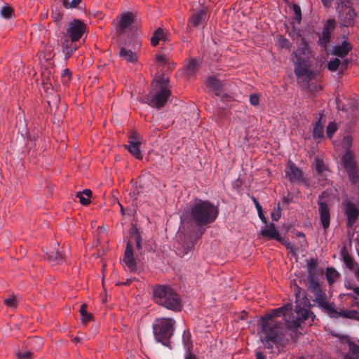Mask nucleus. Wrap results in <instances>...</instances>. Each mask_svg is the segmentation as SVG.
Wrapping results in <instances>:
<instances>
[{"label":"nucleus","mask_w":359,"mask_h":359,"mask_svg":"<svg viewBox=\"0 0 359 359\" xmlns=\"http://www.w3.org/2000/svg\"><path fill=\"white\" fill-rule=\"evenodd\" d=\"M271 219L273 221H278L280 218V217H281V208H280V203H278L277 208L274 209L272 211V212L271 214Z\"/></svg>","instance_id":"nucleus-42"},{"label":"nucleus","mask_w":359,"mask_h":359,"mask_svg":"<svg viewBox=\"0 0 359 359\" xmlns=\"http://www.w3.org/2000/svg\"><path fill=\"white\" fill-rule=\"evenodd\" d=\"M130 233L131 235V237L133 238V239H134L137 250L139 251L140 254L142 255V238L140 232L138 230V229L136 227V226L133 225V226L131 227Z\"/></svg>","instance_id":"nucleus-25"},{"label":"nucleus","mask_w":359,"mask_h":359,"mask_svg":"<svg viewBox=\"0 0 359 359\" xmlns=\"http://www.w3.org/2000/svg\"><path fill=\"white\" fill-rule=\"evenodd\" d=\"M141 137L137 133H133L128 139V144L125 147L136 158L142 159V155L140 151Z\"/></svg>","instance_id":"nucleus-12"},{"label":"nucleus","mask_w":359,"mask_h":359,"mask_svg":"<svg viewBox=\"0 0 359 359\" xmlns=\"http://www.w3.org/2000/svg\"><path fill=\"white\" fill-rule=\"evenodd\" d=\"M168 83V78L163 74L158 76L152 83L151 91L145 96L144 102L157 109H162L171 95Z\"/></svg>","instance_id":"nucleus-4"},{"label":"nucleus","mask_w":359,"mask_h":359,"mask_svg":"<svg viewBox=\"0 0 359 359\" xmlns=\"http://www.w3.org/2000/svg\"><path fill=\"white\" fill-rule=\"evenodd\" d=\"M355 277L357 278L358 280L359 281V267L355 269V270L353 271Z\"/></svg>","instance_id":"nucleus-61"},{"label":"nucleus","mask_w":359,"mask_h":359,"mask_svg":"<svg viewBox=\"0 0 359 359\" xmlns=\"http://www.w3.org/2000/svg\"><path fill=\"white\" fill-rule=\"evenodd\" d=\"M208 20L207 8H203L195 11L189 20V24L196 27L205 23Z\"/></svg>","instance_id":"nucleus-19"},{"label":"nucleus","mask_w":359,"mask_h":359,"mask_svg":"<svg viewBox=\"0 0 359 359\" xmlns=\"http://www.w3.org/2000/svg\"><path fill=\"white\" fill-rule=\"evenodd\" d=\"M4 304L11 308H16L18 306V299L16 297H11L4 300Z\"/></svg>","instance_id":"nucleus-41"},{"label":"nucleus","mask_w":359,"mask_h":359,"mask_svg":"<svg viewBox=\"0 0 359 359\" xmlns=\"http://www.w3.org/2000/svg\"><path fill=\"white\" fill-rule=\"evenodd\" d=\"M182 342L187 353H190L192 348L191 335L189 330H184L182 335Z\"/></svg>","instance_id":"nucleus-31"},{"label":"nucleus","mask_w":359,"mask_h":359,"mask_svg":"<svg viewBox=\"0 0 359 359\" xmlns=\"http://www.w3.org/2000/svg\"><path fill=\"white\" fill-rule=\"evenodd\" d=\"M339 20L344 27L354 25L355 22L356 13L352 8V5L341 8L339 14Z\"/></svg>","instance_id":"nucleus-13"},{"label":"nucleus","mask_w":359,"mask_h":359,"mask_svg":"<svg viewBox=\"0 0 359 359\" xmlns=\"http://www.w3.org/2000/svg\"><path fill=\"white\" fill-rule=\"evenodd\" d=\"M135 20V15L132 12L123 13L118 22L117 32L119 34L125 32L126 29L130 26Z\"/></svg>","instance_id":"nucleus-21"},{"label":"nucleus","mask_w":359,"mask_h":359,"mask_svg":"<svg viewBox=\"0 0 359 359\" xmlns=\"http://www.w3.org/2000/svg\"><path fill=\"white\" fill-rule=\"evenodd\" d=\"M47 259L53 264H59L62 262L64 257L59 250H53L46 252Z\"/></svg>","instance_id":"nucleus-26"},{"label":"nucleus","mask_w":359,"mask_h":359,"mask_svg":"<svg viewBox=\"0 0 359 359\" xmlns=\"http://www.w3.org/2000/svg\"><path fill=\"white\" fill-rule=\"evenodd\" d=\"M0 15L5 19H11L14 16V10L11 6H4L0 9Z\"/></svg>","instance_id":"nucleus-35"},{"label":"nucleus","mask_w":359,"mask_h":359,"mask_svg":"<svg viewBox=\"0 0 359 359\" xmlns=\"http://www.w3.org/2000/svg\"><path fill=\"white\" fill-rule=\"evenodd\" d=\"M337 105L339 109H341L344 111L347 110L346 107L342 104L341 101L339 99H337Z\"/></svg>","instance_id":"nucleus-54"},{"label":"nucleus","mask_w":359,"mask_h":359,"mask_svg":"<svg viewBox=\"0 0 359 359\" xmlns=\"http://www.w3.org/2000/svg\"><path fill=\"white\" fill-rule=\"evenodd\" d=\"M339 277V272L333 267H328L326 270V278L330 285L333 284Z\"/></svg>","instance_id":"nucleus-30"},{"label":"nucleus","mask_w":359,"mask_h":359,"mask_svg":"<svg viewBox=\"0 0 359 359\" xmlns=\"http://www.w3.org/2000/svg\"><path fill=\"white\" fill-rule=\"evenodd\" d=\"M316 168L318 173H320L324 170V164L323 162L318 161L316 165Z\"/></svg>","instance_id":"nucleus-52"},{"label":"nucleus","mask_w":359,"mask_h":359,"mask_svg":"<svg viewBox=\"0 0 359 359\" xmlns=\"http://www.w3.org/2000/svg\"><path fill=\"white\" fill-rule=\"evenodd\" d=\"M285 174L292 183H302L305 181L303 172L293 163L290 162L287 164L285 169Z\"/></svg>","instance_id":"nucleus-16"},{"label":"nucleus","mask_w":359,"mask_h":359,"mask_svg":"<svg viewBox=\"0 0 359 359\" xmlns=\"http://www.w3.org/2000/svg\"><path fill=\"white\" fill-rule=\"evenodd\" d=\"M282 202L287 205L293 202V196H292L290 192H288L287 196H284L282 198Z\"/></svg>","instance_id":"nucleus-49"},{"label":"nucleus","mask_w":359,"mask_h":359,"mask_svg":"<svg viewBox=\"0 0 359 359\" xmlns=\"http://www.w3.org/2000/svg\"><path fill=\"white\" fill-rule=\"evenodd\" d=\"M80 340H81V339H80L79 337H75V338L73 339V341H74V342H76H76L80 341Z\"/></svg>","instance_id":"nucleus-63"},{"label":"nucleus","mask_w":359,"mask_h":359,"mask_svg":"<svg viewBox=\"0 0 359 359\" xmlns=\"http://www.w3.org/2000/svg\"><path fill=\"white\" fill-rule=\"evenodd\" d=\"M341 161L347 172L349 180L352 184H356L359 182L358 168L351 150L345 152L341 158Z\"/></svg>","instance_id":"nucleus-8"},{"label":"nucleus","mask_w":359,"mask_h":359,"mask_svg":"<svg viewBox=\"0 0 359 359\" xmlns=\"http://www.w3.org/2000/svg\"><path fill=\"white\" fill-rule=\"evenodd\" d=\"M351 49V44L348 41L344 40L340 45L334 47L332 53L334 55L344 58L348 55Z\"/></svg>","instance_id":"nucleus-23"},{"label":"nucleus","mask_w":359,"mask_h":359,"mask_svg":"<svg viewBox=\"0 0 359 359\" xmlns=\"http://www.w3.org/2000/svg\"><path fill=\"white\" fill-rule=\"evenodd\" d=\"M261 235L269 239H275L284 245L287 249L292 250V245L287 242L284 238L280 236L278 231L276 228L273 223L266 224L264 229H262Z\"/></svg>","instance_id":"nucleus-10"},{"label":"nucleus","mask_w":359,"mask_h":359,"mask_svg":"<svg viewBox=\"0 0 359 359\" xmlns=\"http://www.w3.org/2000/svg\"><path fill=\"white\" fill-rule=\"evenodd\" d=\"M30 344H36L39 346L38 348H40L43 344L42 339L39 337H34L30 339Z\"/></svg>","instance_id":"nucleus-48"},{"label":"nucleus","mask_w":359,"mask_h":359,"mask_svg":"<svg viewBox=\"0 0 359 359\" xmlns=\"http://www.w3.org/2000/svg\"><path fill=\"white\" fill-rule=\"evenodd\" d=\"M294 294L296 306L294 309L291 304H286L260 318L258 322L261 328L260 340L266 348L272 350L274 344L285 345L282 323L277 322L275 317L283 316L287 325L292 329L301 327L305 320H309V325L314 322L316 315L310 311L311 304L305 290L296 286Z\"/></svg>","instance_id":"nucleus-1"},{"label":"nucleus","mask_w":359,"mask_h":359,"mask_svg":"<svg viewBox=\"0 0 359 359\" xmlns=\"http://www.w3.org/2000/svg\"><path fill=\"white\" fill-rule=\"evenodd\" d=\"M199 62L196 59H191L187 67V73L189 76L195 74L196 71L199 69Z\"/></svg>","instance_id":"nucleus-32"},{"label":"nucleus","mask_w":359,"mask_h":359,"mask_svg":"<svg viewBox=\"0 0 359 359\" xmlns=\"http://www.w3.org/2000/svg\"><path fill=\"white\" fill-rule=\"evenodd\" d=\"M350 63V60L347 58L343 60L341 62V65H340V67L341 69H346L348 64Z\"/></svg>","instance_id":"nucleus-53"},{"label":"nucleus","mask_w":359,"mask_h":359,"mask_svg":"<svg viewBox=\"0 0 359 359\" xmlns=\"http://www.w3.org/2000/svg\"><path fill=\"white\" fill-rule=\"evenodd\" d=\"M330 306L334 311L333 312L329 311L326 309L323 310L332 318H338L339 316H342L350 319H358V313L355 310L341 311L338 312L334 307L333 304H330Z\"/></svg>","instance_id":"nucleus-20"},{"label":"nucleus","mask_w":359,"mask_h":359,"mask_svg":"<svg viewBox=\"0 0 359 359\" xmlns=\"http://www.w3.org/2000/svg\"><path fill=\"white\" fill-rule=\"evenodd\" d=\"M335 29V21L332 19H329L327 20L326 23L324 25L323 32L319 36V44L323 47L326 48L328 43L331 39V34L334 32Z\"/></svg>","instance_id":"nucleus-14"},{"label":"nucleus","mask_w":359,"mask_h":359,"mask_svg":"<svg viewBox=\"0 0 359 359\" xmlns=\"http://www.w3.org/2000/svg\"><path fill=\"white\" fill-rule=\"evenodd\" d=\"M339 2V4L341 6V8L345 7V6H349L350 5H352L351 1L349 0H337Z\"/></svg>","instance_id":"nucleus-51"},{"label":"nucleus","mask_w":359,"mask_h":359,"mask_svg":"<svg viewBox=\"0 0 359 359\" xmlns=\"http://www.w3.org/2000/svg\"><path fill=\"white\" fill-rule=\"evenodd\" d=\"M51 18L54 22H60L62 18V15L60 13H53Z\"/></svg>","instance_id":"nucleus-50"},{"label":"nucleus","mask_w":359,"mask_h":359,"mask_svg":"<svg viewBox=\"0 0 359 359\" xmlns=\"http://www.w3.org/2000/svg\"><path fill=\"white\" fill-rule=\"evenodd\" d=\"M342 257L343 262L348 269L354 271L358 267V263L347 252H343Z\"/></svg>","instance_id":"nucleus-27"},{"label":"nucleus","mask_w":359,"mask_h":359,"mask_svg":"<svg viewBox=\"0 0 359 359\" xmlns=\"http://www.w3.org/2000/svg\"><path fill=\"white\" fill-rule=\"evenodd\" d=\"M318 205L320 223L323 229L326 230L330 224V208L326 202L321 201V196L319 197Z\"/></svg>","instance_id":"nucleus-15"},{"label":"nucleus","mask_w":359,"mask_h":359,"mask_svg":"<svg viewBox=\"0 0 359 359\" xmlns=\"http://www.w3.org/2000/svg\"><path fill=\"white\" fill-rule=\"evenodd\" d=\"M157 62L161 63L166 62V57L164 55H158L156 56Z\"/></svg>","instance_id":"nucleus-56"},{"label":"nucleus","mask_w":359,"mask_h":359,"mask_svg":"<svg viewBox=\"0 0 359 359\" xmlns=\"http://www.w3.org/2000/svg\"><path fill=\"white\" fill-rule=\"evenodd\" d=\"M292 60L295 65L294 73L300 82L308 85L313 77V72L309 68L308 58L302 57L297 53H293Z\"/></svg>","instance_id":"nucleus-7"},{"label":"nucleus","mask_w":359,"mask_h":359,"mask_svg":"<svg viewBox=\"0 0 359 359\" xmlns=\"http://www.w3.org/2000/svg\"><path fill=\"white\" fill-rule=\"evenodd\" d=\"M297 51H299V53L296 52L299 55L301 56V55H306L309 53L308 45L303 41L302 42V46L299 47V50Z\"/></svg>","instance_id":"nucleus-46"},{"label":"nucleus","mask_w":359,"mask_h":359,"mask_svg":"<svg viewBox=\"0 0 359 359\" xmlns=\"http://www.w3.org/2000/svg\"><path fill=\"white\" fill-rule=\"evenodd\" d=\"M61 41L62 50L65 55V59L67 60L78 49L77 41H73L72 39H69L65 34H63Z\"/></svg>","instance_id":"nucleus-18"},{"label":"nucleus","mask_w":359,"mask_h":359,"mask_svg":"<svg viewBox=\"0 0 359 359\" xmlns=\"http://www.w3.org/2000/svg\"><path fill=\"white\" fill-rule=\"evenodd\" d=\"M153 294L155 302L167 309L177 311L181 309L180 295L166 285H157L154 287Z\"/></svg>","instance_id":"nucleus-5"},{"label":"nucleus","mask_w":359,"mask_h":359,"mask_svg":"<svg viewBox=\"0 0 359 359\" xmlns=\"http://www.w3.org/2000/svg\"><path fill=\"white\" fill-rule=\"evenodd\" d=\"M86 31L85 24L78 19H74L69 24L67 29V36L73 41H78Z\"/></svg>","instance_id":"nucleus-9"},{"label":"nucleus","mask_w":359,"mask_h":359,"mask_svg":"<svg viewBox=\"0 0 359 359\" xmlns=\"http://www.w3.org/2000/svg\"><path fill=\"white\" fill-rule=\"evenodd\" d=\"M292 10L295 14V20L298 22H300V21L302 20V11H301L300 6L297 4H294L292 5Z\"/></svg>","instance_id":"nucleus-43"},{"label":"nucleus","mask_w":359,"mask_h":359,"mask_svg":"<svg viewBox=\"0 0 359 359\" xmlns=\"http://www.w3.org/2000/svg\"><path fill=\"white\" fill-rule=\"evenodd\" d=\"M32 352L28 350H20L15 353L18 359H32Z\"/></svg>","instance_id":"nucleus-37"},{"label":"nucleus","mask_w":359,"mask_h":359,"mask_svg":"<svg viewBox=\"0 0 359 359\" xmlns=\"http://www.w3.org/2000/svg\"><path fill=\"white\" fill-rule=\"evenodd\" d=\"M337 124L334 122H330L327 126L326 133L327 135L329 138H332L334 133L337 131Z\"/></svg>","instance_id":"nucleus-40"},{"label":"nucleus","mask_w":359,"mask_h":359,"mask_svg":"<svg viewBox=\"0 0 359 359\" xmlns=\"http://www.w3.org/2000/svg\"><path fill=\"white\" fill-rule=\"evenodd\" d=\"M164 33L161 28H158L155 30L153 36L151 39V43L153 46L158 44L160 40H164Z\"/></svg>","instance_id":"nucleus-33"},{"label":"nucleus","mask_w":359,"mask_h":359,"mask_svg":"<svg viewBox=\"0 0 359 359\" xmlns=\"http://www.w3.org/2000/svg\"><path fill=\"white\" fill-rule=\"evenodd\" d=\"M307 290L313 294V301L316 302L321 309H326L333 312L330 303L326 300V294L323 291L319 283V277L323 272L318 269V262L315 259L307 261Z\"/></svg>","instance_id":"nucleus-3"},{"label":"nucleus","mask_w":359,"mask_h":359,"mask_svg":"<svg viewBox=\"0 0 359 359\" xmlns=\"http://www.w3.org/2000/svg\"><path fill=\"white\" fill-rule=\"evenodd\" d=\"M353 138L350 135H346L343 139V147L346 149V151L348 150H350V148L352 145Z\"/></svg>","instance_id":"nucleus-44"},{"label":"nucleus","mask_w":359,"mask_h":359,"mask_svg":"<svg viewBox=\"0 0 359 359\" xmlns=\"http://www.w3.org/2000/svg\"><path fill=\"white\" fill-rule=\"evenodd\" d=\"M219 215L217 206L208 200L196 198L184 209L181 219L184 224L190 227L189 240L182 245L184 254H187L201 238L206 228L212 224Z\"/></svg>","instance_id":"nucleus-2"},{"label":"nucleus","mask_w":359,"mask_h":359,"mask_svg":"<svg viewBox=\"0 0 359 359\" xmlns=\"http://www.w3.org/2000/svg\"><path fill=\"white\" fill-rule=\"evenodd\" d=\"M344 214L346 217V226L351 228L356 222L359 216V210L356 205L351 201H343Z\"/></svg>","instance_id":"nucleus-11"},{"label":"nucleus","mask_w":359,"mask_h":359,"mask_svg":"<svg viewBox=\"0 0 359 359\" xmlns=\"http://www.w3.org/2000/svg\"><path fill=\"white\" fill-rule=\"evenodd\" d=\"M79 312L83 324H86L93 319V316L87 311L86 305L85 304L81 306Z\"/></svg>","instance_id":"nucleus-34"},{"label":"nucleus","mask_w":359,"mask_h":359,"mask_svg":"<svg viewBox=\"0 0 359 359\" xmlns=\"http://www.w3.org/2000/svg\"><path fill=\"white\" fill-rule=\"evenodd\" d=\"M252 201L255 205V208L257 210V212H258V215H259V217L261 219V220L266 223V217L264 215V213H263V211H262V208L261 206V205L259 204L258 200L252 196Z\"/></svg>","instance_id":"nucleus-36"},{"label":"nucleus","mask_w":359,"mask_h":359,"mask_svg":"<svg viewBox=\"0 0 359 359\" xmlns=\"http://www.w3.org/2000/svg\"><path fill=\"white\" fill-rule=\"evenodd\" d=\"M76 197L79 198L80 203L83 205H87L90 203V198L86 197L83 195V194H81V192H78L76 194Z\"/></svg>","instance_id":"nucleus-45"},{"label":"nucleus","mask_w":359,"mask_h":359,"mask_svg":"<svg viewBox=\"0 0 359 359\" xmlns=\"http://www.w3.org/2000/svg\"><path fill=\"white\" fill-rule=\"evenodd\" d=\"M175 320L171 318L156 319L153 324L155 339L163 346H168L170 339L174 334Z\"/></svg>","instance_id":"nucleus-6"},{"label":"nucleus","mask_w":359,"mask_h":359,"mask_svg":"<svg viewBox=\"0 0 359 359\" xmlns=\"http://www.w3.org/2000/svg\"><path fill=\"white\" fill-rule=\"evenodd\" d=\"M119 57L127 62L135 63L137 61L136 53L123 47L119 51Z\"/></svg>","instance_id":"nucleus-24"},{"label":"nucleus","mask_w":359,"mask_h":359,"mask_svg":"<svg viewBox=\"0 0 359 359\" xmlns=\"http://www.w3.org/2000/svg\"><path fill=\"white\" fill-rule=\"evenodd\" d=\"M324 6L329 8L332 4V0H321Z\"/></svg>","instance_id":"nucleus-58"},{"label":"nucleus","mask_w":359,"mask_h":359,"mask_svg":"<svg viewBox=\"0 0 359 359\" xmlns=\"http://www.w3.org/2000/svg\"><path fill=\"white\" fill-rule=\"evenodd\" d=\"M185 359H197L195 355L191 353H187L185 355Z\"/></svg>","instance_id":"nucleus-60"},{"label":"nucleus","mask_w":359,"mask_h":359,"mask_svg":"<svg viewBox=\"0 0 359 359\" xmlns=\"http://www.w3.org/2000/svg\"><path fill=\"white\" fill-rule=\"evenodd\" d=\"M205 86L210 90H212L216 96H219L222 92L223 83L215 76L208 77L205 81Z\"/></svg>","instance_id":"nucleus-22"},{"label":"nucleus","mask_w":359,"mask_h":359,"mask_svg":"<svg viewBox=\"0 0 359 359\" xmlns=\"http://www.w3.org/2000/svg\"><path fill=\"white\" fill-rule=\"evenodd\" d=\"M81 194H83L86 197L90 198L92 195V191L90 189H84Z\"/></svg>","instance_id":"nucleus-59"},{"label":"nucleus","mask_w":359,"mask_h":359,"mask_svg":"<svg viewBox=\"0 0 359 359\" xmlns=\"http://www.w3.org/2000/svg\"><path fill=\"white\" fill-rule=\"evenodd\" d=\"M81 0H72L70 2L69 0H62V6L68 8H75L81 3Z\"/></svg>","instance_id":"nucleus-38"},{"label":"nucleus","mask_w":359,"mask_h":359,"mask_svg":"<svg viewBox=\"0 0 359 359\" xmlns=\"http://www.w3.org/2000/svg\"><path fill=\"white\" fill-rule=\"evenodd\" d=\"M250 102L253 106H257L259 103V97L257 94H252L250 96Z\"/></svg>","instance_id":"nucleus-47"},{"label":"nucleus","mask_w":359,"mask_h":359,"mask_svg":"<svg viewBox=\"0 0 359 359\" xmlns=\"http://www.w3.org/2000/svg\"><path fill=\"white\" fill-rule=\"evenodd\" d=\"M341 65V61L338 58H334L327 63V69L332 72L336 71Z\"/></svg>","instance_id":"nucleus-39"},{"label":"nucleus","mask_w":359,"mask_h":359,"mask_svg":"<svg viewBox=\"0 0 359 359\" xmlns=\"http://www.w3.org/2000/svg\"><path fill=\"white\" fill-rule=\"evenodd\" d=\"M298 236L301 237V236H304V234L303 233H299L298 234Z\"/></svg>","instance_id":"nucleus-64"},{"label":"nucleus","mask_w":359,"mask_h":359,"mask_svg":"<svg viewBox=\"0 0 359 359\" xmlns=\"http://www.w3.org/2000/svg\"><path fill=\"white\" fill-rule=\"evenodd\" d=\"M353 290L354 293L359 296V287H355Z\"/></svg>","instance_id":"nucleus-62"},{"label":"nucleus","mask_w":359,"mask_h":359,"mask_svg":"<svg viewBox=\"0 0 359 359\" xmlns=\"http://www.w3.org/2000/svg\"><path fill=\"white\" fill-rule=\"evenodd\" d=\"M70 72L68 69H65L63 70V72H62V77L63 79H65L66 77L67 78V80H69L70 79Z\"/></svg>","instance_id":"nucleus-55"},{"label":"nucleus","mask_w":359,"mask_h":359,"mask_svg":"<svg viewBox=\"0 0 359 359\" xmlns=\"http://www.w3.org/2000/svg\"><path fill=\"white\" fill-rule=\"evenodd\" d=\"M256 359H266V357L261 351H257L255 353Z\"/></svg>","instance_id":"nucleus-57"},{"label":"nucleus","mask_w":359,"mask_h":359,"mask_svg":"<svg viewBox=\"0 0 359 359\" xmlns=\"http://www.w3.org/2000/svg\"><path fill=\"white\" fill-rule=\"evenodd\" d=\"M123 262L130 272H134L137 270V264L133 254V247L130 241L127 242Z\"/></svg>","instance_id":"nucleus-17"},{"label":"nucleus","mask_w":359,"mask_h":359,"mask_svg":"<svg viewBox=\"0 0 359 359\" xmlns=\"http://www.w3.org/2000/svg\"><path fill=\"white\" fill-rule=\"evenodd\" d=\"M343 359H359V346L353 342L349 343L348 352Z\"/></svg>","instance_id":"nucleus-28"},{"label":"nucleus","mask_w":359,"mask_h":359,"mask_svg":"<svg viewBox=\"0 0 359 359\" xmlns=\"http://www.w3.org/2000/svg\"><path fill=\"white\" fill-rule=\"evenodd\" d=\"M322 114L319 120L316 123L313 131V136L314 139L322 138L324 136V130H323V124L321 123Z\"/></svg>","instance_id":"nucleus-29"}]
</instances>
